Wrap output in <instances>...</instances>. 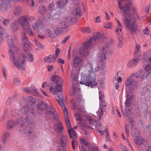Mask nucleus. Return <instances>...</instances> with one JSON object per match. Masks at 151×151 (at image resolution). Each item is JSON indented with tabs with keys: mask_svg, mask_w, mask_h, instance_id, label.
<instances>
[{
	"mask_svg": "<svg viewBox=\"0 0 151 151\" xmlns=\"http://www.w3.org/2000/svg\"><path fill=\"white\" fill-rule=\"evenodd\" d=\"M118 4L119 8L123 11L125 25L131 32L134 33L137 29L135 22L138 15L136 9L132 6L131 0H118Z\"/></svg>",
	"mask_w": 151,
	"mask_h": 151,
	"instance_id": "nucleus-1",
	"label": "nucleus"
},
{
	"mask_svg": "<svg viewBox=\"0 0 151 151\" xmlns=\"http://www.w3.org/2000/svg\"><path fill=\"white\" fill-rule=\"evenodd\" d=\"M50 79L53 83L56 84L55 86V88L50 87L49 91L52 93L54 95H57L59 100L56 99L59 104L63 109L65 116L68 115L67 109L64 103L63 97L62 94V88L63 86L64 82L62 77L58 75H53L50 77Z\"/></svg>",
	"mask_w": 151,
	"mask_h": 151,
	"instance_id": "nucleus-2",
	"label": "nucleus"
},
{
	"mask_svg": "<svg viewBox=\"0 0 151 151\" xmlns=\"http://www.w3.org/2000/svg\"><path fill=\"white\" fill-rule=\"evenodd\" d=\"M101 37V34L97 33L93 37L90 38L88 41L83 44V47L80 51V54L85 56H87L88 53V50L91 48V44L93 42L97 41Z\"/></svg>",
	"mask_w": 151,
	"mask_h": 151,
	"instance_id": "nucleus-3",
	"label": "nucleus"
},
{
	"mask_svg": "<svg viewBox=\"0 0 151 151\" xmlns=\"http://www.w3.org/2000/svg\"><path fill=\"white\" fill-rule=\"evenodd\" d=\"M65 122L66 125L68 127V131L70 138L72 139V146L73 149L75 150V145L77 144L76 139L77 137L76 135V133L75 130L71 127L70 124L69 119L68 116H65Z\"/></svg>",
	"mask_w": 151,
	"mask_h": 151,
	"instance_id": "nucleus-4",
	"label": "nucleus"
},
{
	"mask_svg": "<svg viewBox=\"0 0 151 151\" xmlns=\"http://www.w3.org/2000/svg\"><path fill=\"white\" fill-rule=\"evenodd\" d=\"M126 86L130 90H133L137 88L138 86L137 80L134 79L132 76L128 77L125 82Z\"/></svg>",
	"mask_w": 151,
	"mask_h": 151,
	"instance_id": "nucleus-5",
	"label": "nucleus"
},
{
	"mask_svg": "<svg viewBox=\"0 0 151 151\" xmlns=\"http://www.w3.org/2000/svg\"><path fill=\"white\" fill-rule=\"evenodd\" d=\"M9 54L10 59L13 61L14 65L17 67L19 69H21L22 70H24L23 65L20 63L19 58H15L14 53L13 51H9Z\"/></svg>",
	"mask_w": 151,
	"mask_h": 151,
	"instance_id": "nucleus-6",
	"label": "nucleus"
},
{
	"mask_svg": "<svg viewBox=\"0 0 151 151\" xmlns=\"http://www.w3.org/2000/svg\"><path fill=\"white\" fill-rule=\"evenodd\" d=\"M14 37L12 36L8 35L7 36L6 38L8 45L10 47V51L13 52H17L18 50L17 47L14 43Z\"/></svg>",
	"mask_w": 151,
	"mask_h": 151,
	"instance_id": "nucleus-7",
	"label": "nucleus"
},
{
	"mask_svg": "<svg viewBox=\"0 0 151 151\" xmlns=\"http://www.w3.org/2000/svg\"><path fill=\"white\" fill-rule=\"evenodd\" d=\"M94 82L93 85L96 86L97 83L95 81H94V80H92L90 77H82L81 79V81L79 82V83L81 84L84 85L86 86H90L92 85Z\"/></svg>",
	"mask_w": 151,
	"mask_h": 151,
	"instance_id": "nucleus-8",
	"label": "nucleus"
},
{
	"mask_svg": "<svg viewBox=\"0 0 151 151\" xmlns=\"http://www.w3.org/2000/svg\"><path fill=\"white\" fill-rule=\"evenodd\" d=\"M10 7V1L4 0H2L0 4V11L6 12L8 11Z\"/></svg>",
	"mask_w": 151,
	"mask_h": 151,
	"instance_id": "nucleus-9",
	"label": "nucleus"
},
{
	"mask_svg": "<svg viewBox=\"0 0 151 151\" xmlns=\"http://www.w3.org/2000/svg\"><path fill=\"white\" fill-rule=\"evenodd\" d=\"M110 53V51H107L105 53L101 52L100 53L98 57L99 59L101 60L100 61V64L101 65L100 66H99V68H100V69H103L104 68V60H105L106 58V54H109Z\"/></svg>",
	"mask_w": 151,
	"mask_h": 151,
	"instance_id": "nucleus-10",
	"label": "nucleus"
},
{
	"mask_svg": "<svg viewBox=\"0 0 151 151\" xmlns=\"http://www.w3.org/2000/svg\"><path fill=\"white\" fill-rule=\"evenodd\" d=\"M23 41L24 42V51L27 52L30 49L31 47L30 45V42L28 40V38L26 36L24 35L22 37Z\"/></svg>",
	"mask_w": 151,
	"mask_h": 151,
	"instance_id": "nucleus-11",
	"label": "nucleus"
},
{
	"mask_svg": "<svg viewBox=\"0 0 151 151\" xmlns=\"http://www.w3.org/2000/svg\"><path fill=\"white\" fill-rule=\"evenodd\" d=\"M59 26L61 28L63 31L65 32H67L69 29V24L65 21L60 22L59 24Z\"/></svg>",
	"mask_w": 151,
	"mask_h": 151,
	"instance_id": "nucleus-12",
	"label": "nucleus"
},
{
	"mask_svg": "<svg viewBox=\"0 0 151 151\" xmlns=\"http://www.w3.org/2000/svg\"><path fill=\"white\" fill-rule=\"evenodd\" d=\"M82 58L79 56H77L75 57L73 61V66L74 68L77 67L78 65L81 63L82 61Z\"/></svg>",
	"mask_w": 151,
	"mask_h": 151,
	"instance_id": "nucleus-13",
	"label": "nucleus"
},
{
	"mask_svg": "<svg viewBox=\"0 0 151 151\" xmlns=\"http://www.w3.org/2000/svg\"><path fill=\"white\" fill-rule=\"evenodd\" d=\"M68 2V0H65V1L62 0L58 1L56 2L57 7L61 9H64Z\"/></svg>",
	"mask_w": 151,
	"mask_h": 151,
	"instance_id": "nucleus-14",
	"label": "nucleus"
},
{
	"mask_svg": "<svg viewBox=\"0 0 151 151\" xmlns=\"http://www.w3.org/2000/svg\"><path fill=\"white\" fill-rule=\"evenodd\" d=\"M68 139L67 137L65 135L62 136L60 139V144L62 147H65L67 145Z\"/></svg>",
	"mask_w": 151,
	"mask_h": 151,
	"instance_id": "nucleus-15",
	"label": "nucleus"
},
{
	"mask_svg": "<svg viewBox=\"0 0 151 151\" xmlns=\"http://www.w3.org/2000/svg\"><path fill=\"white\" fill-rule=\"evenodd\" d=\"M10 29L14 32H16L19 30L18 24L17 21H13L10 25Z\"/></svg>",
	"mask_w": 151,
	"mask_h": 151,
	"instance_id": "nucleus-16",
	"label": "nucleus"
},
{
	"mask_svg": "<svg viewBox=\"0 0 151 151\" xmlns=\"http://www.w3.org/2000/svg\"><path fill=\"white\" fill-rule=\"evenodd\" d=\"M56 59V58L53 55H50L49 56L45 57L44 60L45 62L50 63L52 62H55Z\"/></svg>",
	"mask_w": 151,
	"mask_h": 151,
	"instance_id": "nucleus-17",
	"label": "nucleus"
},
{
	"mask_svg": "<svg viewBox=\"0 0 151 151\" xmlns=\"http://www.w3.org/2000/svg\"><path fill=\"white\" fill-rule=\"evenodd\" d=\"M22 11L21 7L19 6H15L14 8L13 12L14 14L16 16H19Z\"/></svg>",
	"mask_w": 151,
	"mask_h": 151,
	"instance_id": "nucleus-18",
	"label": "nucleus"
},
{
	"mask_svg": "<svg viewBox=\"0 0 151 151\" xmlns=\"http://www.w3.org/2000/svg\"><path fill=\"white\" fill-rule=\"evenodd\" d=\"M47 107V104L43 102H39L37 104V109L39 110L44 111L46 109Z\"/></svg>",
	"mask_w": 151,
	"mask_h": 151,
	"instance_id": "nucleus-19",
	"label": "nucleus"
},
{
	"mask_svg": "<svg viewBox=\"0 0 151 151\" xmlns=\"http://www.w3.org/2000/svg\"><path fill=\"white\" fill-rule=\"evenodd\" d=\"M18 97V95L17 94H14L12 97L9 98L7 100L6 102V104L7 105H9L12 104L17 99Z\"/></svg>",
	"mask_w": 151,
	"mask_h": 151,
	"instance_id": "nucleus-20",
	"label": "nucleus"
},
{
	"mask_svg": "<svg viewBox=\"0 0 151 151\" xmlns=\"http://www.w3.org/2000/svg\"><path fill=\"white\" fill-rule=\"evenodd\" d=\"M139 58H134L132 60L129 61L127 64V66L129 67L132 68L135 66L138 61Z\"/></svg>",
	"mask_w": 151,
	"mask_h": 151,
	"instance_id": "nucleus-21",
	"label": "nucleus"
},
{
	"mask_svg": "<svg viewBox=\"0 0 151 151\" xmlns=\"http://www.w3.org/2000/svg\"><path fill=\"white\" fill-rule=\"evenodd\" d=\"M27 18L25 16H20L18 18L17 22L22 26L27 23Z\"/></svg>",
	"mask_w": 151,
	"mask_h": 151,
	"instance_id": "nucleus-22",
	"label": "nucleus"
},
{
	"mask_svg": "<svg viewBox=\"0 0 151 151\" xmlns=\"http://www.w3.org/2000/svg\"><path fill=\"white\" fill-rule=\"evenodd\" d=\"M25 118L24 117L20 116L18 117V119L16 121V123L20 127H22L25 124Z\"/></svg>",
	"mask_w": 151,
	"mask_h": 151,
	"instance_id": "nucleus-23",
	"label": "nucleus"
},
{
	"mask_svg": "<svg viewBox=\"0 0 151 151\" xmlns=\"http://www.w3.org/2000/svg\"><path fill=\"white\" fill-rule=\"evenodd\" d=\"M134 140L135 142L137 145L144 144V143L145 142L143 139L139 137V136H138L137 137H134Z\"/></svg>",
	"mask_w": 151,
	"mask_h": 151,
	"instance_id": "nucleus-24",
	"label": "nucleus"
},
{
	"mask_svg": "<svg viewBox=\"0 0 151 151\" xmlns=\"http://www.w3.org/2000/svg\"><path fill=\"white\" fill-rule=\"evenodd\" d=\"M22 29L24 31L23 36L24 35L26 36L25 33L29 31L30 29L29 25L28 22H27L25 24L22 25Z\"/></svg>",
	"mask_w": 151,
	"mask_h": 151,
	"instance_id": "nucleus-25",
	"label": "nucleus"
},
{
	"mask_svg": "<svg viewBox=\"0 0 151 151\" xmlns=\"http://www.w3.org/2000/svg\"><path fill=\"white\" fill-rule=\"evenodd\" d=\"M39 12L41 15L45 14L47 10V7L41 5L39 8Z\"/></svg>",
	"mask_w": 151,
	"mask_h": 151,
	"instance_id": "nucleus-26",
	"label": "nucleus"
},
{
	"mask_svg": "<svg viewBox=\"0 0 151 151\" xmlns=\"http://www.w3.org/2000/svg\"><path fill=\"white\" fill-rule=\"evenodd\" d=\"M41 24L39 20H37L33 22L32 24V27L34 30H38L40 27Z\"/></svg>",
	"mask_w": 151,
	"mask_h": 151,
	"instance_id": "nucleus-27",
	"label": "nucleus"
},
{
	"mask_svg": "<svg viewBox=\"0 0 151 151\" xmlns=\"http://www.w3.org/2000/svg\"><path fill=\"white\" fill-rule=\"evenodd\" d=\"M81 12L82 10L79 7H78L76 8L75 10H73L72 12L73 15H75L78 17L81 16Z\"/></svg>",
	"mask_w": 151,
	"mask_h": 151,
	"instance_id": "nucleus-28",
	"label": "nucleus"
},
{
	"mask_svg": "<svg viewBox=\"0 0 151 151\" xmlns=\"http://www.w3.org/2000/svg\"><path fill=\"white\" fill-rule=\"evenodd\" d=\"M127 107L125 108V111H123L122 114L124 116L126 117H127L128 118L130 117V115L131 112V109L129 108H128Z\"/></svg>",
	"mask_w": 151,
	"mask_h": 151,
	"instance_id": "nucleus-29",
	"label": "nucleus"
},
{
	"mask_svg": "<svg viewBox=\"0 0 151 151\" xmlns=\"http://www.w3.org/2000/svg\"><path fill=\"white\" fill-rule=\"evenodd\" d=\"M19 60L21 61V64H22L24 66V64L26 60V56L25 54L22 53L21 54L19 57Z\"/></svg>",
	"mask_w": 151,
	"mask_h": 151,
	"instance_id": "nucleus-30",
	"label": "nucleus"
},
{
	"mask_svg": "<svg viewBox=\"0 0 151 151\" xmlns=\"http://www.w3.org/2000/svg\"><path fill=\"white\" fill-rule=\"evenodd\" d=\"M145 63L143 65V67L146 72L147 73L151 71V65L150 64H147V61H144Z\"/></svg>",
	"mask_w": 151,
	"mask_h": 151,
	"instance_id": "nucleus-31",
	"label": "nucleus"
},
{
	"mask_svg": "<svg viewBox=\"0 0 151 151\" xmlns=\"http://www.w3.org/2000/svg\"><path fill=\"white\" fill-rule=\"evenodd\" d=\"M7 129H11L15 127V124L14 122L12 120L9 121L7 123Z\"/></svg>",
	"mask_w": 151,
	"mask_h": 151,
	"instance_id": "nucleus-32",
	"label": "nucleus"
},
{
	"mask_svg": "<svg viewBox=\"0 0 151 151\" xmlns=\"http://www.w3.org/2000/svg\"><path fill=\"white\" fill-rule=\"evenodd\" d=\"M19 113V110L17 109H13L12 110V116L14 117L17 118Z\"/></svg>",
	"mask_w": 151,
	"mask_h": 151,
	"instance_id": "nucleus-33",
	"label": "nucleus"
},
{
	"mask_svg": "<svg viewBox=\"0 0 151 151\" xmlns=\"http://www.w3.org/2000/svg\"><path fill=\"white\" fill-rule=\"evenodd\" d=\"M132 134L134 137L139 136L140 133L138 130L136 128H133L132 131Z\"/></svg>",
	"mask_w": 151,
	"mask_h": 151,
	"instance_id": "nucleus-34",
	"label": "nucleus"
},
{
	"mask_svg": "<svg viewBox=\"0 0 151 151\" xmlns=\"http://www.w3.org/2000/svg\"><path fill=\"white\" fill-rule=\"evenodd\" d=\"M33 129L29 127V126H27L24 130L23 131V132L25 133H27L28 135H30L33 133Z\"/></svg>",
	"mask_w": 151,
	"mask_h": 151,
	"instance_id": "nucleus-35",
	"label": "nucleus"
},
{
	"mask_svg": "<svg viewBox=\"0 0 151 151\" xmlns=\"http://www.w3.org/2000/svg\"><path fill=\"white\" fill-rule=\"evenodd\" d=\"M46 109H47V113L50 114H52L55 111V109L53 107L51 106L48 107L47 105Z\"/></svg>",
	"mask_w": 151,
	"mask_h": 151,
	"instance_id": "nucleus-36",
	"label": "nucleus"
},
{
	"mask_svg": "<svg viewBox=\"0 0 151 151\" xmlns=\"http://www.w3.org/2000/svg\"><path fill=\"white\" fill-rule=\"evenodd\" d=\"M30 109L29 106L27 105L24 106L22 109V112L24 114L27 113Z\"/></svg>",
	"mask_w": 151,
	"mask_h": 151,
	"instance_id": "nucleus-37",
	"label": "nucleus"
},
{
	"mask_svg": "<svg viewBox=\"0 0 151 151\" xmlns=\"http://www.w3.org/2000/svg\"><path fill=\"white\" fill-rule=\"evenodd\" d=\"M28 103L31 105H32L36 103V100L31 96H29L28 98Z\"/></svg>",
	"mask_w": 151,
	"mask_h": 151,
	"instance_id": "nucleus-38",
	"label": "nucleus"
},
{
	"mask_svg": "<svg viewBox=\"0 0 151 151\" xmlns=\"http://www.w3.org/2000/svg\"><path fill=\"white\" fill-rule=\"evenodd\" d=\"M9 136V134L8 132L5 133L3 134L2 137L3 142L5 143L6 142V139L8 138Z\"/></svg>",
	"mask_w": 151,
	"mask_h": 151,
	"instance_id": "nucleus-39",
	"label": "nucleus"
},
{
	"mask_svg": "<svg viewBox=\"0 0 151 151\" xmlns=\"http://www.w3.org/2000/svg\"><path fill=\"white\" fill-rule=\"evenodd\" d=\"M148 105L149 104L148 102L145 100L144 101L142 102V108L144 110H146L148 108Z\"/></svg>",
	"mask_w": 151,
	"mask_h": 151,
	"instance_id": "nucleus-40",
	"label": "nucleus"
},
{
	"mask_svg": "<svg viewBox=\"0 0 151 151\" xmlns=\"http://www.w3.org/2000/svg\"><path fill=\"white\" fill-rule=\"evenodd\" d=\"M81 30L82 32L85 33H89L91 32L90 28L88 27L82 28Z\"/></svg>",
	"mask_w": 151,
	"mask_h": 151,
	"instance_id": "nucleus-41",
	"label": "nucleus"
},
{
	"mask_svg": "<svg viewBox=\"0 0 151 151\" xmlns=\"http://www.w3.org/2000/svg\"><path fill=\"white\" fill-rule=\"evenodd\" d=\"M20 82V80L18 78L15 77L13 78V83L16 86L18 85L19 84Z\"/></svg>",
	"mask_w": 151,
	"mask_h": 151,
	"instance_id": "nucleus-42",
	"label": "nucleus"
},
{
	"mask_svg": "<svg viewBox=\"0 0 151 151\" xmlns=\"http://www.w3.org/2000/svg\"><path fill=\"white\" fill-rule=\"evenodd\" d=\"M127 99L132 101L134 98L133 95L132 94L131 91L128 92V94L127 95Z\"/></svg>",
	"mask_w": 151,
	"mask_h": 151,
	"instance_id": "nucleus-43",
	"label": "nucleus"
},
{
	"mask_svg": "<svg viewBox=\"0 0 151 151\" xmlns=\"http://www.w3.org/2000/svg\"><path fill=\"white\" fill-rule=\"evenodd\" d=\"M27 57L29 62H32L33 61V55L31 53H28L27 55Z\"/></svg>",
	"mask_w": 151,
	"mask_h": 151,
	"instance_id": "nucleus-44",
	"label": "nucleus"
},
{
	"mask_svg": "<svg viewBox=\"0 0 151 151\" xmlns=\"http://www.w3.org/2000/svg\"><path fill=\"white\" fill-rule=\"evenodd\" d=\"M35 44L37 47L42 49L44 48V46L41 43L38 41L37 40H35Z\"/></svg>",
	"mask_w": 151,
	"mask_h": 151,
	"instance_id": "nucleus-45",
	"label": "nucleus"
},
{
	"mask_svg": "<svg viewBox=\"0 0 151 151\" xmlns=\"http://www.w3.org/2000/svg\"><path fill=\"white\" fill-rule=\"evenodd\" d=\"M63 30L61 28L58 27L55 29V33L58 36L61 33L62 30Z\"/></svg>",
	"mask_w": 151,
	"mask_h": 151,
	"instance_id": "nucleus-46",
	"label": "nucleus"
},
{
	"mask_svg": "<svg viewBox=\"0 0 151 151\" xmlns=\"http://www.w3.org/2000/svg\"><path fill=\"white\" fill-rule=\"evenodd\" d=\"M58 128L59 129V131L60 132H62L63 131V126L61 122H59L58 123Z\"/></svg>",
	"mask_w": 151,
	"mask_h": 151,
	"instance_id": "nucleus-47",
	"label": "nucleus"
},
{
	"mask_svg": "<svg viewBox=\"0 0 151 151\" xmlns=\"http://www.w3.org/2000/svg\"><path fill=\"white\" fill-rule=\"evenodd\" d=\"M26 120L27 123L29 124H31L33 122V120L32 118L29 116L27 115L26 116Z\"/></svg>",
	"mask_w": 151,
	"mask_h": 151,
	"instance_id": "nucleus-48",
	"label": "nucleus"
},
{
	"mask_svg": "<svg viewBox=\"0 0 151 151\" xmlns=\"http://www.w3.org/2000/svg\"><path fill=\"white\" fill-rule=\"evenodd\" d=\"M53 115V117L54 119L57 122H58L59 119V118L58 116V114L56 111L52 114Z\"/></svg>",
	"mask_w": 151,
	"mask_h": 151,
	"instance_id": "nucleus-49",
	"label": "nucleus"
},
{
	"mask_svg": "<svg viewBox=\"0 0 151 151\" xmlns=\"http://www.w3.org/2000/svg\"><path fill=\"white\" fill-rule=\"evenodd\" d=\"M80 141L81 143L83 144V145L86 146H88L89 144V143L87 142H86L85 140L83 138L82 139H80Z\"/></svg>",
	"mask_w": 151,
	"mask_h": 151,
	"instance_id": "nucleus-50",
	"label": "nucleus"
},
{
	"mask_svg": "<svg viewBox=\"0 0 151 151\" xmlns=\"http://www.w3.org/2000/svg\"><path fill=\"white\" fill-rule=\"evenodd\" d=\"M144 71L142 70H140L139 73V77H142L143 78H145L146 76L144 74Z\"/></svg>",
	"mask_w": 151,
	"mask_h": 151,
	"instance_id": "nucleus-51",
	"label": "nucleus"
},
{
	"mask_svg": "<svg viewBox=\"0 0 151 151\" xmlns=\"http://www.w3.org/2000/svg\"><path fill=\"white\" fill-rule=\"evenodd\" d=\"M72 88L73 90V93L76 92L77 88V87L76 84L73 82L72 84Z\"/></svg>",
	"mask_w": 151,
	"mask_h": 151,
	"instance_id": "nucleus-52",
	"label": "nucleus"
},
{
	"mask_svg": "<svg viewBox=\"0 0 151 151\" xmlns=\"http://www.w3.org/2000/svg\"><path fill=\"white\" fill-rule=\"evenodd\" d=\"M10 21L9 19H4L3 21V24L5 26H7L9 24Z\"/></svg>",
	"mask_w": 151,
	"mask_h": 151,
	"instance_id": "nucleus-53",
	"label": "nucleus"
},
{
	"mask_svg": "<svg viewBox=\"0 0 151 151\" xmlns=\"http://www.w3.org/2000/svg\"><path fill=\"white\" fill-rule=\"evenodd\" d=\"M88 120L89 122V124L90 125H93L94 124H95L96 121V120H94L93 119H92L91 117H89L88 118Z\"/></svg>",
	"mask_w": 151,
	"mask_h": 151,
	"instance_id": "nucleus-54",
	"label": "nucleus"
},
{
	"mask_svg": "<svg viewBox=\"0 0 151 151\" xmlns=\"http://www.w3.org/2000/svg\"><path fill=\"white\" fill-rule=\"evenodd\" d=\"M28 4L32 7L34 6V2L33 0H26Z\"/></svg>",
	"mask_w": 151,
	"mask_h": 151,
	"instance_id": "nucleus-55",
	"label": "nucleus"
},
{
	"mask_svg": "<svg viewBox=\"0 0 151 151\" xmlns=\"http://www.w3.org/2000/svg\"><path fill=\"white\" fill-rule=\"evenodd\" d=\"M74 116L76 119L78 121H81L82 120L81 119L80 117L79 114L78 113H75Z\"/></svg>",
	"mask_w": 151,
	"mask_h": 151,
	"instance_id": "nucleus-56",
	"label": "nucleus"
},
{
	"mask_svg": "<svg viewBox=\"0 0 151 151\" xmlns=\"http://www.w3.org/2000/svg\"><path fill=\"white\" fill-rule=\"evenodd\" d=\"M131 101L129 100V99H126L125 104L127 108H129L131 104Z\"/></svg>",
	"mask_w": 151,
	"mask_h": 151,
	"instance_id": "nucleus-57",
	"label": "nucleus"
},
{
	"mask_svg": "<svg viewBox=\"0 0 151 151\" xmlns=\"http://www.w3.org/2000/svg\"><path fill=\"white\" fill-rule=\"evenodd\" d=\"M5 30L4 28L0 26V35H1L4 34L5 33Z\"/></svg>",
	"mask_w": 151,
	"mask_h": 151,
	"instance_id": "nucleus-58",
	"label": "nucleus"
},
{
	"mask_svg": "<svg viewBox=\"0 0 151 151\" xmlns=\"http://www.w3.org/2000/svg\"><path fill=\"white\" fill-rule=\"evenodd\" d=\"M70 37V36L68 35L65 37L64 39L63 40V41L61 42V44H64L66 43L68 40L69 39Z\"/></svg>",
	"mask_w": 151,
	"mask_h": 151,
	"instance_id": "nucleus-59",
	"label": "nucleus"
},
{
	"mask_svg": "<svg viewBox=\"0 0 151 151\" xmlns=\"http://www.w3.org/2000/svg\"><path fill=\"white\" fill-rule=\"evenodd\" d=\"M2 71H3V73L4 76V78L6 80V70L5 69L4 67H3L2 68Z\"/></svg>",
	"mask_w": 151,
	"mask_h": 151,
	"instance_id": "nucleus-60",
	"label": "nucleus"
},
{
	"mask_svg": "<svg viewBox=\"0 0 151 151\" xmlns=\"http://www.w3.org/2000/svg\"><path fill=\"white\" fill-rule=\"evenodd\" d=\"M127 124H126L124 126L125 132L127 134V136H129V129L127 127Z\"/></svg>",
	"mask_w": 151,
	"mask_h": 151,
	"instance_id": "nucleus-61",
	"label": "nucleus"
},
{
	"mask_svg": "<svg viewBox=\"0 0 151 151\" xmlns=\"http://www.w3.org/2000/svg\"><path fill=\"white\" fill-rule=\"evenodd\" d=\"M60 50L59 48H57L55 50V57L56 58V59L58 58L59 54L60 52Z\"/></svg>",
	"mask_w": 151,
	"mask_h": 151,
	"instance_id": "nucleus-62",
	"label": "nucleus"
},
{
	"mask_svg": "<svg viewBox=\"0 0 151 151\" xmlns=\"http://www.w3.org/2000/svg\"><path fill=\"white\" fill-rule=\"evenodd\" d=\"M141 47L140 45H137L135 47V51H137V52H139V51L140 50ZM137 53H136L137 54Z\"/></svg>",
	"mask_w": 151,
	"mask_h": 151,
	"instance_id": "nucleus-63",
	"label": "nucleus"
},
{
	"mask_svg": "<svg viewBox=\"0 0 151 151\" xmlns=\"http://www.w3.org/2000/svg\"><path fill=\"white\" fill-rule=\"evenodd\" d=\"M54 5L53 2H51L49 4L48 8H49V10H52V8L54 7Z\"/></svg>",
	"mask_w": 151,
	"mask_h": 151,
	"instance_id": "nucleus-64",
	"label": "nucleus"
}]
</instances>
